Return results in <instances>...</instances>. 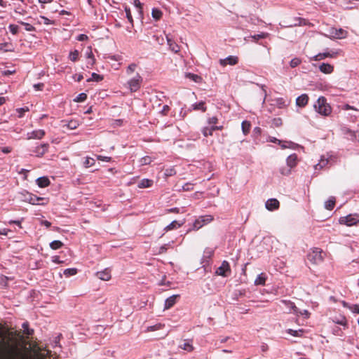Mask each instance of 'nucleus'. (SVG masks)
I'll use <instances>...</instances> for the list:
<instances>
[{"label":"nucleus","instance_id":"23","mask_svg":"<svg viewBox=\"0 0 359 359\" xmlns=\"http://www.w3.org/2000/svg\"><path fill=\"white\" fill-rule=\"evenodd\" d=\"M166 39L170 50L175 53H178L180 51L179 46L168 35H166Z\"/></svg>","mask_w":359,"mask_h":359},{"label":"nucleus","instance_id":"29","mask_svg":"<svg viewBox=\"0 0 359 359\" xmlns=\"http://www.w3.org/2000/svg\"><path fill=\"white\" fill-rule=\"evenodd\" d=\"M335 205V198L330 196L327 201L325 202V208L331 210L334 208Z\"/></svg>","mask_w":359,"mask_h":359},{"label":"nucleus","instance_id":"46","mask_svg":"<svg viewBox=\"0 0 359 359\" xmlns=\"http://www.w3.org/2000/svg\"><path fill=\"white\" fill-rule=\"evenodd\" d=\"M125 12H126V18H127L128 20L129 21V22L133 26V17H132V15H131L130 9L128 7L126 6L125 8Z\"/></svg>","mask_w":359,"mask_h":359},{"label":"nucleus","instance_id":"20","mask_svg":"<svg viewBox=\"0 0 359 359\" xmlns=\"http://www.w3.org/2000/svg\"><path fill=\"white\" fill-rule=\"evenodd\" d=\"M297 164V155L296 154H292L290 155L286 159V165L291 168H294Z\"/></svg>","mask_w":359,"mask_h":359},{"label":"nucleus","instance_id":"42","mask_svg":"<svg viewBox=\"0 0 359 359\" xmlns=\"http://www.w3.org/2000/svg\"><path fill=\"white\" fill-rule=\"evenodd\" d=\"M76 273H77V270H76V269H74V268L66 269H65V271L63 272L64 275L66 276L67 277L74 276Z\"/></svg>","mask_w":359,"mask_h":359},{"label":"nucleus","instance_id":"14","mask_svg":"<svg viewBox=\"0 0 359 359\" xmlns=\"http://www.w3.org/2000/svg\"><path fill=\"white\" fill-rule=\"evenodd\" d=\"M280 203L276 198H270L265 203L266 208L269 211H273L279 208Z\"/></svg>","mask_w":359,"mask_h":359},{"label":"nucleus","instance_id":"47","mask_svg":"<svg viewBox=\"0 0 359 359\" xmlns=\"http://www.w3.org/2000/svg\"><path fill=\"white\" fill-rule=\"evenodd\" d=\"M95 164V160L92 158L87 157L83 162V165L86 168H89Z\"/></svg>","mask_w":359,"mask_h":359},{"label":"nucleus","instance_id":"44","mask_svg":"<svg viewBox=\"0 0 359 359\" xmlns=\"http://www.w3.org/2000/svg\"><path fill=\"white\" fill-rule=\"evenodd\" d=\"M79 53L77 50L71 52L69 55V59L72 62H75L78 60Z\"/></svg>","mask_w":359,"mask_h":359},{"label":"nucleus","instance_id":"39","mask_svg":"<svg viewBox=\"0 0 359 359\" xmlns=\"http://www.w3.org/2000/svg\"><path fill=\"white\" fill-rule=\"evenodd\" d=\"M103 79V76L100 75V74H97L96 73H93L92 75H91V78H89L87 79V81L88 82H90L92 81H100Z\"/></svg>","mask_w":359,"mask_h":359},{"label":"nucleus","instance_id":"1","mask_svg":"<svg viewBox=\"0 0 359 359\" xmlns=\"http://www.w3.org/2000/svg\"><path fill=\"white\" fill-rule=\"evenodd\" d=\"M313 107L316 112L323 116H327L332 112V108L324 97H320L315 102Z\"/></svg>","mask_w":359,"mask_h":359},{"label":"nucleus","instance_id":"38","mask_svg":"<svg viewBox=\"0 0 359 359\" xmlns=\"http://www.w3.org/2000/svg\"><path fill=\"white\" fill-rule=\"evenodd\" d=\"M287 332L294 337H301L302 336L303 333H304V330L300 329V330H292V329H288L287 330Z\"/></svg>","mask_w":359,"mask_h":359},{"label":"nucleus","instance_id":"2","mask_svg":"<svg viewBox=\"0 0 359 359\" xmlns=\"http://www.w3.org/2000/svg\"><path fill=\"white\" fill-rule=\"evenodd\" d=\"M336 161V157L330 153L323 154L317 164L314 165L315 173L323 168L331 166Z\"/></svg>","mask_w":359,"mask_h":359},{"label":"nucleus","instance_id":"33","mask_svg":"<svg viewBox=\"0 0 359 359\" xmlns=\"http://www.w3.org/2000/svg\"><path fill=\"white\" fill-rule=\"evenodd\" d=\"M152 184H153V181L151 180L143 179L139 183L138 187L148 188V187H150Z\"/></svg>","mask_w":359,"mask_h":359},{"label":"nucleus","instance_id":"31","mask_svg":"<svg viewBox=\"0 0 359 359\" xmlns=\"http://www.w3.org/2000/svg\"><path fill=\"white\" fill-rule=\"evenodd\" d=\"M216 130L215 126H206L204 127L202 130V133L205 137H207L208 135H212V132Z\"/></svg>","mask_w":359,"mask_h":359},{"label":"nucleus","instance_id":"43","mask_svg":"<svg viewBox=\"0 0 359 359\" xmlns=\"http://www.w3.org/2000/svg\"><path fill=\"white\" fill-rule=\"evenodd\" d=\"M151 15L154 19L159 20L162 16V12L157 8H154L152 10Z\"/></svg>","mask_w":359,"mask_h":359},{"label":"nucleus","instance_id":"37","mask_svg":"<svg viewBox=\"0 0 359 359\" xmlns=\"http://www.w3.org/2000/svg\"><path fill=\"white\" fill-rule=\"evenodd\" d=\"M23 333L27 336H30L34 333V330L29 328L28 323H23L22 325Z\"/></svg>","mask_w":359,"mask_h":359},{"label":"nucleus","instance_id":"19","mask_svg":"<svg viewBox=\"0 0 359 359\" xmlns=\"http://www.w3.org/2000/svg\"><path fill=\"white\" fill-rule=\"evenodd\" d=\"M96 276L102 280H109L111 278V272L108 269L96 273Z\"/></svg>","mask_w":359,"mask_h":359},{"label":"nucleus","instance_id":"10","mask_svg":"<svg viewBox=\"0 0 359 359\" xmlns=\"http://www.w3.org/2000/svg\"><path fill=\"white\" fill-rule=\"evenodd\" d=\"M46 199L41 197H38L34 194H28V196L25 198V201L32 204V205H45L47 203V201L46 203L43 202L41 203H39L41 201H46Z\"/></svg>","mask_w":359,"mask_h":359},{"label":"nucleus","instance_id":"13","mask_svg":"<svg viewBox=\"0 0 359 359\" xmlns=\"http://www.w3.org/2000/svg\"><path fill=\"white\" fill-rule=\"evenodd\" d=\"M337 55V53L335 52L330 53L329 51H327L314 55L313 57H311V60L314 61H320L327 57H336Z\"/></svg>","mask_w":359,"mask_h":359},{"label":"nucleus","instance_id":"22","mask_svg":"<svg viewBox=\"0 0 359 359\" xmlns=\"http://www.w3.org/2000/svg\"><path fill=\"white\" fill-rule=\"evenodd\" d=\"M178 297V294H175L167 298L165 301L164 309H169L173 306L176 303V299Z\"/></svg>","mask_w":359,"mask_h":359},{"label":"nucleus","instance_id":"51","mask_svg":"<svg viewBox=\"0 0 359 359\" xmlns=\"http://www.w3.org/2000/svg\"><path fill=\"white\" fill-rule=\"evenodd\" d=\"M8 29L13 34H16L18 32L19 27L16 25H10Z\"/></svg>","mask_w":359,"mask_h":359},{"label":"nucleus","instance_id":"8","mask_svg":"<svg viewBox=\"0 0 359 359\" xmlns=\"http://www.w3.org/2000/svg\"><path fill=\"white\" fill-rule=\"evenodd\" d=\"M231 271L230 266L228 262L223 261L221 266L217 268L216 273L219 276L226 277Z\"/></svg>","mask_w":359,"mask_h":359},{"label":"nucleus","instance_id":"58","mask_svg":"<svg viewBox=\"0 0 359 359\" xmlns=\"http://www.w3.org/2000/svg\"><path fill=\"white\" fill-rule=\"evenodd\" d=\"M297 316H304L305 318H309L310 316L309 312L307 310L299 311Z\"/></svg>","mask_w":359,"mask_h":359},{"label":"nucleus","instance_id":"5","mask_svg":"<svg viewBox=\"0 0 359 359\" xmlns=\"http://www.w3.org/2000/svg\"><path fill=\"white\" fill-rule=\"evenodd\" d=\"M341 224H345L351 226L355 225L359 222V215L358 214H350L345 217H341L339 220Z\"/></svg>","mask_w":359,"mask_h":359},{"label":"nucleus","instance_id":"63","mask_svg":"<svg viewBox=\"0 0 359 359\" xmlns=\"http://www.w3.org/2000/svg\"><path fill=\"white\" fill-rule=\"evenodd\" d=\"M43 88V83H39L34 85V88L36 90H41Z\"/></svg>","mask_w":359,"mask_h":359},{"label":"nucleus","instance_id":"28","mask_svg":"<svg viewBox=\"0 0 359 359\" xmlns=\"http://www.w3.org/2000/svg\"><path fill=\"white\" fill-rule=\"evenodd\" d=\"M266 280V274L262 273L257 276L256 279L255 280V285H264Z\"/></svg>","mask_w":359,"mask_h":359},{"label":"nucleus","instance_id":"6","mask_svg":"<svg viewBox=\"0 0 359 359\" xmlns=\"http://www.w3.org/2000/svg\"><path fill=\"white\" fill-rule=\"evenodd\" d=\"M213 220V217L211 215H203L196 219L193 225V229L198 230L204 225L209 224Z\"/></svg>","mask_w":359,"mask_h":359},{"label":"nucleus","instance_id":"55","mask_svg":"<svg viewBox=\"0 0 359 359\" xmlns=\"http://www.w3.org/2000/svg\"><path fill=\"white\" fill-rule=\"evenodd\" d=\"M217 121L218 119L216 116H213L208 119V123L210 126H215Z\"/></svg>","mask_w":359,"mask_h":359},{"label":"nucleus","instance_id":"32","mask_svg":"<svg viewBox=\"0 0 359 359\" xmlns=\"http://www.w3.org/2000/svg\"><path fill=\"white\" fill-rule=\"evenodd\" d=\"M251 124L248 121H243L241 123V128L243 134L246 135L249 133L250 130Z\"/></svg>","mask_w":359,"mask_h":359},{"label":"nucleus","instance_id":"40","mask_svg":"<svg viewBox=\"0 0 359 359\" xmlns=\"http://www.w3.org/2000/svg\"><path fill=\"white\" fill-rule=\"evenodd\" d=\"M63 245V243L60 241H53L50 243V247L53 250L60 249Z\"/></svg>","mask_w":359,"mask_h":359},{"label":"nucleus","instance_id":"52","mask_svg":"<svg viewBox=\"0 0 359 359\" xmlns=\"http://www.w3.org/2000/svg\"><path fill=\"white\" fill-rule=\"evenodd\" d=\"M214 250L211 248H206L204 251V257L210 258L213 255Z\"/></svg>","mask_w":359,"mask_h":359},{"label":"nucleus","instance_id":"57","mask_svg":"<svg viewBox=\"0 0 359 359\" xmlns=\"http://www.w3.org/2000/svg\"><path fill=\"white\" fill-rule=\"evenodd\" d=\"M97 158L98 160H100V161H106V162H109L111 161V157H109V156H101V155H97Z\"/></svg>","mask_w":359,"mask_h":359},{"label":"nucleus","instance_id":"61","mask_svg":"<svg viewBox=\"0 0 359 359\" xmlns=\"http://www.w3.org/2000/svg\"><path fill=\"white\" fill-rule=\"evenodd\" d=\"M8 43H0V50L9 51L10 48H8Z\"/></svg>","mask_w":359,"mask_h":359},{"label":"nucleus","instance_id":"45","mask_svg":"<svg viewBox=\"0 0 359 359\" xmlns=\"http://www.w3.org/2000/svg\"><path fill=\"white\" fill-rule=\"evenodd\" d=\"M133 4L137 9L139 14L142 16V3L140 2V0H134Z\"/></svg>","mask_w":359,"mask_h":359},{"label":"nucleus","instance_id":"62","mask_svg":"<svg viewBox=\"0 0 359 359\" xmlns=\"http://www.w3.org/2000/svg\"><path fill=\"white\" fill-rule=\"evenodd\" d=\"M77 40L79 41H86L88 39V36L86 35V34H79L78 36H77Z\"/></svg>","mask_w":359,"mask_h":359},{"label":"nucleus","instance_id":"59","mask_svg":"<svg viewBox=\"0 0 359 359\" xmlns=\"http://www.w3.org/2000/svg\"><path fill=\"white\" fill-rule=\"evenodd\" d=\"M276 104L279 108H282L283 107H284L285 105V101L283 98L277 99Z\"/></svg>","mask_w":359,"mask_h":359},{"label":"nucleus","instance_id":"7","mask_svg":"<svg viewBox=\"0 0 359 359\" xmlns=\"http://www.w3.org/2000/svg\"><path fill=\"white\" fill-rule=\"evenodd\" d=\"M329 34L327 36L330 38L335 39H344L347 35V32L341 28L336 29L334 27H331L329 31Z\"/></svg>","mask_w":359,"mask_h":359},{"label":"nucleus","instance_id":"21","mask_svg":"<svg viewBox=\"0 0 359 359\" xmlns=\"http://www.w3.org/2000/svg\"><path fill=\"white\" fill-rule=\"evenodd\" d=\"M319 69L321 72L324 74H330L333 72L334 67L329 63H322L319 66Z\"/></svg>","mask_w":359,"mask_h":359},{"label":"nucleus","instance_id":"25","mask_svg":"<svg viewBox=\"0 0 359 359\" xmlns=\"http://www.w3.org/2000/svg\"><path fill=\"white\" fill-rule=\"evenodd\" d=\"M79 122L76 120H71L68 122H63L62 128H67L69 130H74L77 128L79 126Z\"/></svg>","mask_w":359,"mask_h":359},{"label":"nucleus","instance_id":"3","mask_svg":"<svg viewBox=\"0 0 359 359\" xmlns=\"http://www.w3.org/2000/svg\"><path fill=\"white\" fill-rule=\"evenodd\" d=\"M142 82V76L139 73H136L135 76L127 81L125 87L128 89L130 93H135L140 89Z\"/></svg>","mask_w":359,"mask_h":359},{"label":"nucleus","instance_id":"53","mask_svg":"<svg viewBox=\"0 0 359 359\" xmlns=\"http://www.w3.org/2000/svg\"><path fill=\"white\" fill-rule=\"evenodd\" d=\"M348 309L354 313L358 314L359 313V305L358 304H353L348 306Z\"/></svg>","mask_w":359,"mask_h":359},{"label":"nucleus","instance_id":"56","mask_svg":"<svg viewBox=\"0 0 359 359\" xmlns=\"http://www.w3.org/2000/svg\"><path fill=\"white\" fill-rule=\"evenodd\" d=\"M28 111V108H20L17 109V112L18 113V117L21 118L23 116L24 112Z\"/></svg>","mask_w":359,"mask_h":359},{"label":"nucleus","instance_id":"27","mask_svg":"<svg viewBox=\"0 0 359 359\" xmlns=\"http://www.w3.org/2000/svg\"><path fill=\"white\" fill-rule=\"evenodd\" d=\"M37 185L41 188L46 187L50 184V180L46 177H41L36 180Z\"/></svg>","mask_w":359,"mask_h":359},{"label":"nucleus","instance_id":"18","mask_svg":"<svg viewBox=\"0 0 359 359\" xmlns=\"http://www.w3.org/2000/svg\"><path fill=\"white\" fill-rule=\"evenodd\" d=\"M309 102V96L306 94H302L296 99V105L299 107H304Z\"/></svg>","mask_w":359,"mask_h":359},{"label":"nucleus","instance_id":"9","mask_svg":"<svg viewBox=\"0 0 359 359\" xmlns=\"http://www.w3.org/2000/svg\"><path fill=\"white\" fill-rule=\"evenodd\" d=\"M219 62L220 65H222V67H225L227 65H236L238 62V58L237 56L229 55L226 58L220 59L219 60Z\"/></svg>","mask_w":359,"mask_h":359},{"label":"nucleus","instance_id":"24","mask_svg":"<svg viewBox=\"0 0 359 359\" xmlns=\"http://www.w3.org/2000/svg\"><path fill=\"white\" fill-rule=\"evenodd\" d=\"M184 222H179L178 221L174 220L164 228V231H169L173 229H178L181 226H182Z\"/></svg>","mask_w":359,"mask_h":359},{"label":"nucleus","instance_id":"11","mask_svg":"<svg viewBox=\"0 0 359 359\" xmlns=\"http://www.w3.org/2000/svg\"><path fill=\"white\" fill-rule=\"evenodd\" d=\"M45 135V131L39 129L27 133V140H41Z\"/></svg>","mask_w":359,"mask_h":359},{"label":"nucleus","instance_id":"60","mask_svg":"<svg viewBox=\"0 0 359 359\" xmlns=\"http://www.w3.org/2000/svg\"><path fill=\"white\" fill-rule=\"evenodd\" d=\"M182 189L184 191H190L193 189V185L190 183H187L182 187Z\"/></svg>","mask_w":359,"mask_h":359},{"label":"nucleus","instance_id":"64","mask_svg":"<svg viewBox=\"0 0 359 359\" xmlns=\"http://www.w3.org/2000/svg\"><path fill=\"white\" fill-rule=\"evenodd\" d=\"M83 76L82 74H75L73 76V79L76 81H81L82 79H83Z\"/></svg>","mask_w":359,"mask_h":359},{"label":"nucleus","instance_id":"48","mask_svg":"<svg viewBox=\"0 0 359 359\" xmlns=\"http://www.w3.org/2000/svg\"><path fill=\"white\" fill-rule=\"evenodd\" d=\"M301 63V60L299 58L295 57L291 60L290 62V65L291 67L294 68L297 67Z\"/></svg>","mask_w":359,"mask_h":359},{"label":"nucleus","instance_id":"12","mask_svg":"<svg viewBox=\"0 0 359 359\" xmlns=\"http://www.w3.org/2000/svg\"><path fill=\"white\" fill-rule=\"evenodd\" d=\"M280 302L285 306L288 313H292L294 315L298 314L299 309L295 306V304L293 302L286 299H283L281 300Z\"/></svg>","mask_w":359,"mask_h":359},{"label":"nucleus","instance_id":"50","mask_svg":"<svg viewBox=\"0 0 359 359\" xmlns=\"http://www.w3.org/2000/svg\"><path fill=\"white\" fill-rule=\"evenodd\" d=\"M87 98V95L86 93H80L78 96L74 99L76 102H83Z\"/></svg>","mask_w":359,"mask_h":359},{"label":"nucleus","instance_id":"15","mask_svg":"<svg viewBox=\"0 0 359 359\" xmlns=\"http://www.w3.org/2000/svg\"><path fill=\"white\" fill-rule=\"evenodd\" d=\"M48 149V144H41L35 147L33 150V153L37 157L42 156L44 154H46Z\"/></svg>","mask_w":359,"mask_h":359},{"label":"nucleus","instance_id":"49","mask_svg":"<svg viewBox=\"0 0 359 359\" xmlns=\"http://www.w3.org/2000/svg\"><path fill=\"white\" fill-rule=\"evenodd\" d=\"M21 25H24L25 26V28L27 31L28 32H32V31H34L35 30V27L34 26H32V25L29 24V23H27V22H19Z\"/></svg>","mask_w":359,"mask_h":359},{"label":"nucleus","instance_id":"4","mask_svg":"<svg viewBox=\"0 0 359 359\" xmlns=\"http://www.w3.org/2000/svg\"><path fill=\"white\" fill-rule=\"evenodd\" d=\"M323 254L321 249L315 248L308 254L307 258L312 264H318L323 261Z\"/></svg>","mask_w":359,"mask_h":359},{"label":"nucleus","instance_id":"34","mask_svg":"<svg viewBox=\"0 0 359 359\" xmlns=\"http://www.w3.org/2000/svg\"><path fill=\"white\" fill-rule=\"evenodd\" d=\"M191 107L194 110H201L202 111H205L206 110L205 102L203 101L192 104Z\"/></svg>","mask_w":359,"mask_h":359},{"label":"nucleus","instance_id":"17","mask_svg":"<svg viewBox=\"0 0 359 359\" xmlns=\"http://www.w3.org/2000/svg\"><path fill=\"white\" fill-rule=\"evenodd\" d=\"M179 348L184 350L187 352H191L194 350L192 341L189 339L182 341L179 345Z\"/></svg>","mask_w":359,"mask_h":359},{"label":"nucleus","instance_id":"16","mask_svg":"<svg viewBox=\"0 0 359 359\" xmlns=\"http://www.w3.org/2000/svg\"><path fill=\"white\" fill-rule=\"evenodd\" d=\"M344 131L348 140H350L353 142L359 141V135L356 132L352 131L348 128L344 129Z\"/></svg>","mask_w":359,"mask_h":359},{"label":"nucleus","instance_id":"41","mask_svg":"<svg viewBox=\"0 0 359 359\" xmlns=\"http://www.w3.org/2000/svg\"><path fill=\"white\" fill-rule=\"evenodd\" d=\"M186 77L191 79L192 81H194L196 83L199 82L201 80V76H199L197 74H191V73H187L186 74Z\"/></svg>","mask_w":359,"mask_h":359},{"label":"nucleus","instance_id":"36","mask_svg":"<svg viewBox=\"0 0 359 359\" xmlns=\"http://www.w3.org/2000/svg\"><path fill=\"white\" fill-rule=\"evenodd\" d=\"M280 173L284 176H288L292 173V168L286 166H283L279 169Z\"/></svg>","mask_w":359,"mask_h":359},{"label":"nucleus","instance_id":"26","mask_svg":"<svg viewBox=\"0 0 359 359\" xmlns=\"http://www.w3.org/2000/svg\"><path fill=\"white\" fill-rule=\"evenodd\" d=\"M282 149H297L299 147V145L292 142L291 141H282V144H280Z\"/></svg>","mask_w":359,"mask_h":359},{"label":"nucleus","instance_id":"54","mask_svg":"<svg viewBox=\"0 0 359 359\" xmlns=\"http://www.w3.org/2000/svg\"><path fill=\"white\" fill-rule=\"evenodd\" d=\"M176 173L175 169L173 168H167L165 170V175L168 176H172Z\"/></svg>","mask_w":359,"mask_h":359},{"label":"nucleus","instance_id":"35","mask_svg":"<svg viewBox=\"0 0 359 359\" xmlns=\"http://www.w3.org/2000/svg\"><path fill=\"white\" fill-rule=\"evenodd\" d=\"M137 65L135 63L130 64L126 70V73L128 76H131L136 70Z\"/></svg>","mask_w":359,"mask_h":359},{"label":"nucleus","instance_id":"30","mask_svg":"<svg viewBox=\"0 0 359 359\" xmlns=\"http://www.w3.org/2000/svg\"><path fill=\"white\" fill-rule=\"evenodd\" d=\"M268 35H269L268 33L262 32V33L259 34L251 35L249 37H245L244 39L245 41H248V38H251L254 41H258L259 39L266 38L268 36Z\"/></svg>","mask_w":359,"mask_h":359}]
</instances>
